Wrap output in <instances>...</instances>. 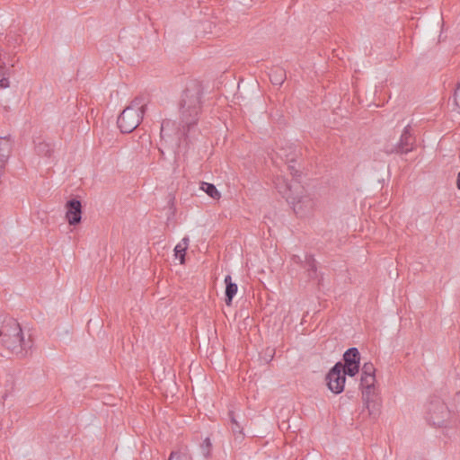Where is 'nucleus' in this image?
Listing matches in <instances>:
<instances>
[{
    "mask_svg": "<svg viewBox=\"0 0 460 460\" xmlns=\"http://www.w3.org/2000/svg\"><path fill=\"white\" fill-rule=\"evenodd\" d=\"M455 103L460 111V84H458L455 91Z\"/></svg>",
    "mask_w": 460,
    "mask_h": 460,
    "instance_id": "24",
    "label": "nucleus"
},
{
    "mask_svg": "<svg viewBox=\"0 0 460 460\" xmlns=\"http://www.w3.org/2000/svg\"><path fill=\"white\" fill-rule=\"evenodd\" d=\"M36 152L39 155L49 157L53 152V149L49 143L40 142L36 146Z\"/></svg>",
    "mask_w": 460,
    "mask_h": 460,
    "instance_id": "16",
    "label": "nucleus"
},
{
    "mask_svg": "<svg viewBox=\"0 0 460 460\" xmlns=\"http://www.w3.org/2000/svg\"><path fill=\"white\" fill-rule=\"evenodd\" d=\"M415 140L411 132V127L408 125L404 128L403 132L401 136V138L398 144L394 148L391 150H387L388 153H401L407 154L413 150Z\"/></svg>",
    "mask_w": 460,
    "mask_h": 460,
    "instance_id": "7",
    "label": "nucleus"
},
{
    "mask_svg": "<svg viewBox=\"0 0 460 460\" xmlns=\"http://www.w3.org/2000/svg\"><path fill=\"white\" fill-rule=\"evenodd\" d=\"M174 125V122L170 119L163 120L161 124V135L162 137H171L172 136V128Z\"/></svg>",
    "mask_w": 460,
    "mask_h": 460,
    "instance_id": "19",
    "label": "nucleus"
},
{
    "mask_svg": "<svg viewBox=\"0 0 460 460\" xmlns=\"http://www.w3.org/2000/svg\"><path fill=\"white\" fill-rule=\"evenodd\" d=\"M341 369V362H338L330 369L326 376L328 388L335 394H339L344 390L346 377Z\"/></svg>",
    "mask_w": 460,
    "mask_h": 460,
    "instance_id": "5",
    "label": "nucleus"
},
{
    "mask_svg": "<svg viewBox=\"0 0 460 460\" xmlns=\"http://www.w3.org/2000/svg\"><path fill=\"white\" fill-rule=\"evenodd\" d=\"M279 155L281 159H285L287 162H294L296 157V147L290 145L288 146V150L281 148Z\"/></svg>",
    "mask_w": 460,
    "mask_h": 460,
    "instance_id": "15",
    "label": "nucleus"
},
{
    "mask_svg": "<svg viewBox=\"0 0 460 460\" xmlns=\"http://www.w3.org/2000/svg\"><path fill=\"white\" fill-rule=\"evenodd\" d=\"M210 447H211L210 439L208 438H207L203 441V443L200 445L201 454L203 455L204 457H208L209 456Z\"/></svg>",
    "mask_w": 460,
    "mask_h": 460,
    "instance_id": "22",
    "label": "nucleus"
},
{
    "mask_svg": "<svg viewBox=\"0 0 460 460\" xmlns=\"http://www.w3.org/2000/svg\"><path fill=\"white\" fill-rule=\"evenodd\" d=\"M225 283H226V304L227 305H230L233 300V297L237 293V285L234 282H232V278L230 275H227L225 278Z\"/></svg>",
    "mask_w": 460,
    "mask_h": 460,
    "instance_id": "10",
    "label": "nucleus"
},
{
    "mask_svg": "<svg viewBox=\"0 0 460 460\" xmlns=\"http://www.w3.org/2000/svg\"><path fill=\"white\" fill-rule=\"evenodd\" d=\"M169 460H192L191 456L187 451L172 452Z\"/></svg>",
    "mask_w": 460,
    "mask_h": 460,
    "instance_id": "20",
    "label": "nucleus"
},
{
    "mask_svg": "<svg viewBox=\"0 0 460 460\" xmlns=\"http://www.w3.org/2000/svg\"><path fill=\"white\" fill-rule=\"evenodd\" d=\"M0 341L19 358L26 357L31 348V341L24 338L20 323L7 315L0 316Z\"/></svg>",
    "mask_w": 460,
    "mask_h": 460,
    "instance_id": "3",
    "label": "nucleus"
},
{
    "mask_svg": "<svg viewBox=\"0 0 460 460\" xmlns=\"http://www.w3.org/2000/svg\"><path fill=\"white\" fill-rule=\"evenodd\" d=\"M230 420H231V429L236 438H243V428L236 420L234 416L233 411L229 412Z\"/></svg>",
    "mask_w": 460,
    "mask_h": 460,
    "instance_id": "17",
    "label": "nucleus"
},
{
    "mask_svg": "<svg viewBox=\"0 0 460 460\" xmlns=\"http://www.w3.org/2000/svg\"><path fill=\"white\" fill-rule=\"evenodd\" d=\"M278 191L292 206L296 216L305 217L313 213L316 202L312 194L298 183H289L283 177H279L275 182Z\"/></svg>",
    "mask_w": 460,
    "mask_h": 460,
    "instance_id": "2",
    "label": "nucleus"
},
{
    "mask_svg": "<svg viewBox=\"0 0 460 460\" xmlns=\"http://www.w3.org/2000/svg\"><path fill=\"white\" fill-rule=\"evenodd\" d=\"M146 110L141 97L134 99L130 105L123 110L118 118V126L123 133L132 132L140 123Z\"/></svg>",
    "mask_w": 460,
    "mask_h": 460,
    "instance_id": "4",
    "label": "nucleus"
},
{
    "mask_svg": "<svg viewBox=\"0 0 460 460\" xmlns=\"http://www.w3.org/2000/svg\"><path fill=\"white\" fill-rule=\"evenodd\" d=\"M200 190H202L204 192H206L210 198L214 199H219L221 197L220 192L217 190L216 186L212 183L208 182H201L200 183Z\"/></svg>",
    "mask_w": 460,
    "mask_h": 460,
    "instance_id": "14",
    "label": "nucleus"
},
{
    "mask_svg": "<svg viewBox=\"0 0 460 460\" xmlns=\"http://www.w3.org/2000/svg\"><path fill=\"white\" fill-rule=\"evenodd\" d=\"M5 66H4V64L3 63L2 65H0V76H4L5 75Z\"/></svg>",
    "mask_w": 460,
    "mask_h": 460,
    "instance_id": "26",
    "label": "nucleus"
},
{
    "mask_svg": "<svg viewBox=\"0 0 460 460\" xmlns=\"http://www.w3.org/2000/svg\"><path fill=\"white\" fill-rule=\"evenodd\" d=\"M201 85L198 82L190 83L180 101V119L181 128L176 132L177 137L186 135L191 126L197 124L201 110Z\"/></svg>",
    "mask_w": 460,
    "mask_h": 460,
    "instance_id": "1",
    "label": "nucleus"
},
{
    "mask_svg": "<svg viewBox=\"0 0 460 460\" xmlns=\"http://www.w3.org/2000/svg\"><path fill=\"white\" fill-rule=\"evenodd\" d=\"M456 401L460 404V392L456 395Z\"/></svg>",
    "mask_w": 460,
    "mask_h": 460,
    "instance_id": "28",
    "label": "nucleus"
},
{
    "mask_svg": "<svg viewBox=\"0 0 460 460\" xmlns=\"http://www.w3.org/2000/svg\"><path fill=\"white\" fill-rule=\"evenodd\" d=\"M359 352L357 348L349 349L343 355V364H359Z\"/></svg>",
    "mask_w": 460,
    "mask_h": 460,
    "instance_id": "12",
    "label": "nucleus"
},
{
    "mask_svg": "<svg viewBox=\"0 0 460 460\" xmlns=\"http://www.w3.org/2000/svg\"><path fill=\"white\" fill-rule=\"evenodd\" d=\"M189 238L184 237L174 248V256L179 259L181 264L185 261V252L189 246Z\"/></svg>",
    "mask_w": 460,
    "mask_h": 460,
    "instance_id": "11",
    "label": "nucleus"
},
{
    "mask_svg": "<svg viewBox=\"0 0 460 460\" xmlns=\"http://www.w3.org/2000/svg\"><path fill=\"white\" fill-rule=\"evenodd\" d=\"M376 383V376H361L360 386L362 387L363 398L366 401L367 407H368V396Z\"/></svg>",
    "mask_w": 460,
    "mask_h": 460,
    "instance_id": "9",
    "label": "nucleus"
},
{
    "mask_svg": "<svg viewBox=\"0 0 460 460\" xmlns=\"http://www.w3.org/2000/svg\"><path fill=\"white\" fill-rule=\"evenodd\" d=\"M361 376H376V368L371 362H367L362 366Z\"/></svg>",
    "mask_w": 460,
    "mask_h": 460,
    "instance_id": "21",
    "label": "nucleus"
},
{
    "mask_svg": "<svg viewBox=\"0 0 460 460\" xmlns=\"http://www.w3.org/2000/svg\"><path fill=\"white\" fill-rule=\"evenodd\" d=\"M449 416L446 404L440 401L430 402L428 409V420L434 426H442Z\"/></svg>",
    "mask_w": 460,
    "mask_h": 460,
    "instance_id": "6",
    "label": "nucleus"
},
{
    "mask_svg": "<svg viewBox=\"0 0 460 460\" xmlns=\"http://www.w3.org/2000/svg\"><path fill=\"white\" fill-rule=\"evenodd\" d=\"M0 87L1 88H8L9 87V80L6 77H3L0 79Z\"/></svg>",
    "mask_w": 460,
    "mask_h": 460,
    "instance_id": "25",
    "label": "nucleus"
},
{
    "mask_svg": "<svg viewBox=\"0 0 460 460\" xmlns=\"http://www.w3.org/2000/svg\"><path fill=\"white\" fill-rule=\"evenodd\" d=\"M269 75L274 85H281L286 79V73L281 68L272 69Z\"/></svg>",
    "mask_w": 460,
    "mask_h": 460,
    "instance_id": "13",
    "label": "nucleus"
},
{
    "mask_svg": "<svg viewBox=\"0 0 460 460\" xmlns=\"http://www.w3.org/2000/svg\"><path fill=\"white\" fill-rule=\"evenodd\" d=\"M359 370V364H342L341 371L343 373L344 376H354Z\"/></svg>",
    "mask_w": 460,
    "mask_h": 460,
    "instance_id": "18",
    "label": "nucleus"
},
{
    "mask_svg": "<svg viewBox=\"0 0 460 460\" xmlns=\"http://www.w3.org/2000/svg\"><path fill=\"white\" fill-rule=\"evenodd\" d=\"M456 184H457V188L460 190V172L458 173V176H457Z\"/></svg>",
    "mask_w": 460,
    "mask_h": 460,
    "instance_id": "27",
    "label": "nucleus"
},
{
    "mask_svg": "<svg viewBox=\"0 0 460 460\" xmlns=\"http://www.w3.org/2000/svg\"><path fill=\"white\" fill-rule=\"evenodd\" d=\"M306 264L308 266V270L312 271L313 274H314L316 270L314 260L311 257L306 258Z\"/></svg>",
    "mask_w": 460,
    "mask_h": 460,
    "instance_id": "23",
    "label": "nucleus"
},
{
    "mask_svg": "<svg viewBox=\"0 0 460 460\" xmlns=\"http://www.w3.org/2000/svg\"><path fill=\"white\" fill-rule=\"evenodd\" d=\"M296 259H298V257L297 256H294L293 260L296 261Z\"/></svg>",
    "mask_w": 460,
    "mask_h": 460,
    "instance_id": "29",
    "label": "nucleus"
},
{
    "mask_svg": "<svg viewBox=\"0 0 460 460\" xmlns=\"http://www.w3.org/2000/svg\"><path fill=\"white\" fill-rule=\"evenodd\" d=\"M66 218L69 225H76L81 222L82 205L77 199H71L66 203Z\"/></svg>",
    "mask_w": 460,
    "mask_h": 460,
    "instance_id": "8",
    "label": "nucleus"
}]
</instances>
